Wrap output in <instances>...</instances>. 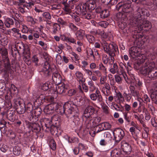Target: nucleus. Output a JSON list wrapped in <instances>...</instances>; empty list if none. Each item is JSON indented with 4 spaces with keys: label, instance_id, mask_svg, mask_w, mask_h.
I'll use <instances>...</instances> for the list:
<instances>
[{
    "label": "nucleus",
    "instance_id": "obj_45",
    "mask_svg": "<svg viewBox=\"0 0 157 157\" xmlns=\"http://www.w3.org/2000/svg\"><path fill=\"white\" fill-rule=\"evenodd\" d=\"M100 77V83L101 85L104 84L107 79V76L106 75L104 76L101 75Z\"/></svg>",
    "mask_w": 157,
    "mask_h": 157
},
{
    "label": "nucleus",
    "instance_id": "obj_58",
    "mask_svg": "<svg viewBox=\"0 0 157 157\" xmlns=\"http://www.w3.org/2000/svg\"><path fill=\"white\" fill-rule=\"evenodd\" d=\"M78 148L79 149L81 150H86V147L85 146L84 144H82L81 143H79L78 144Z\"/></svg>",
    "mask_w": 157,
    "mask_h": 157
},
{
    "label": "nucleus",
    "instance_id": "obj_51",
    "mask_svg": "<svg viewBox=\"0 0 157 157\" xmlns=\"http://www.w3.org/2000/svg\"><path fill=\"white\" fill-rule=\"evenodd\" d=\"M50 146L51 148L53 150H54L56 149V145L54 140H51L50 144Z\"/></svg>",
    "mask_w": 157,
    "mask_h": 157
},
{
    "label": "nucleus",
    "instance_id": "obj_38",
    "mask_svg": "<svg viewBox=\"0 0 157 157\" xmlns=\"http://www.w3.org/2000/svg\"><path fill=\"white\" fill-rule=\"evenodd\" d=\"M105 139L108 138V142L109 144L111 143L112 137L110 133L109 132H106L104 134Z\"/></svg>",
    "mask_w": 157,
    "mask_h": 157
},
{
    "label": "nucleus",
    "instance_id": "obj_56",
    "mask_svg": "<svg viewBox=\"0 0 157 157\" xmlns=\"http://www.w3.org/2000/svg\"><path fill=\"white\" fill-rule=\"evenodd\" d=\"M148 75V77L151 78H154L157 76V71H155V73L151 74V73H147Z\"/></svg>",
    "mask_w": 157,
    "mask_h": 157
},
{
    "label": "nucleus",
    "instance_id": "obj_6",
    "mask_svg": "<svg viewBox=\"0 0 157 157\" xmlns=\"http://www.w3.org/2000/svg\"><path fill=\"white\" fill-rule=\"evenodd\" d=\"M75 12L80 14L84 18L87 19H90L91 15L89 12V10L85 4L75 6Z\"/></svg>",
    "mask_w": 157,
    "mask_h": 157
},
{
    "label": "nucleus",
    "instance_id": "obj_47",
    "mask_svg": "<svg viewBox=\"0 0 157 157\" xmlns=\"http://www.w3.org/2000/svg\"><path fill=\"white\" fill-rule=\"evenodd\" d=\"M103 112L105 114H109V108L106 105H103L101 107Z\"/></svg>",
    "mask_w": 157,
    "mask_h": 157
},
{
    "label": "nucleus",
    "instance_id": "obj_10",
    "mask_svg": "<svg viewBox=\"0 0 157 157\" xmlns=\"http://www.w3.org/2000/svg\"><path fill=\"white\" fill-rule=\"evenodd\" d=\"M116 142L119 143L124 136V131L120 128H116L113 132Z\"/></svg>",
    "mask_w": 157,
    "mask_h": 157
},
{
    "label": "nucleus",
    "instance_id": "obj_41",
    "mask_svg": "<svg viewBox=\"0 0 157 157\" xmlns=\"http://www.w3.org/2000/svg\"><path fill=\"white\" fill-rule=\"evenodd\" d=\"M110 89L104 90V88H102L101 91L103 93L105 97H107L111 94Z\"/></svg>",
    "mask_w": 157,
    "mask_h": 157
},
{
    "label": "nucleus",
    "instance_id": "obj_9",
    "mask_svg": "<svg viewBox=\"0 0 157 157\" xmlns=\"http://www.w3.org/2000/svg\"><path fill=\"white\" fill-rule=\"evenodd\" d=\"M0 53L2 57V60L4 63L5 67L7 70L10 68V64L9 58L7 56L8 52L7 49L4 47L0 48Z\"/></svg>",
    "mask_w": 157,
    "mask_h": 157
},
{
    "label": "nucleus",
    "instance_id": "obj_62",
    "mask_svg": "<svg viewBox=\"0 0 157 157\" xmlns=\"http://www.w3.org/2000/svg\"><path fill=\"white\" fill-rule=\"evenodd\" d=\"M71 54L72 56H73L75 58V61H77L79 60V56L76 53H75V52H73L71 53Z\"/></svg>",
    "mask_w": 157,
    "mask_h": 157
},
{
    "label": "nucleus",
    "instance_id": "obj_2",
    "mask_svg": "<svg viewBox=\"0 0 157 157\" xmlns=\"http://www.w3.org/2000/svg\"><path fill=\"white\" fill-rule=\"evenodd\" d=\"M101 43L105 52L110 56L111 61L109 63L112 64L114 61V57L115 56L116 53L118 51L117 46L115 44H109L104 39H102Z\"/></svg>",
    "mask_w": 157,
    "mask_h": 157
},
{
    "label": "nucleus",
    "instance_id": "obj_13",
    "mask_svg": "<svg viewBox=\"0 0 157 157\" xmlns=\"http://www.w3.org/2000/svg\"><path fill=\"white\" fill-rule=\"evenodd\" d=\"M121 147L123 151L127 154H130L132 151L130 145L124 141L121 142Z\"/></svg>",
    "mask_w": 157,
    "mask_h": 157
},
{
    "label": "nucleus",
    "instance_id": "obj_11",
    "mask_svg": "<svg viewBox=\"0 0 157 157\" xmlns=\"http://www.w3.org/2000/svg\"><path fill=\"white\" fill-rule=\"evenodd\" d=\"M90 99L94 101L97 100V102L100 103L103 101V98L100 92L98 90H97L95 93H92L90 95Z\"/></svg>",
    "mask_w": 157,
    "mask_h": 157
},
{
    "label": "nucleus",
    "instance_id": "obj_40",
    "mask_svg": "<svg viewBox=\"0 0 157 157\" xmlns=\"http://www.w3.org/2000/svg\"><path fill=\"white\" fill-rule=\"evenodd\" d=\"M26 19L28 22H30L32 25H34L36 23V21L31 16H27L26 17Z\"/></svg>",
    "mask_w": 157,
    "mask_h": 157
},
{
    "label": "nucleus",
    "instance_id": "obj_26",
    "mask_svg": "<svg viewBox=\"0 0 157 157\" xmlns=\"http://www.w3.org/2000/svg\"><path fill=\"white\" fill-rule=\"evenodd\" d=\"M40 36V34L39 32L37 31H34L32 35H30L28 36V39L29 40H31L34 39H38Z\"/></svg>",
    "mask_w": 157,
    "mask_h": 157
},
{
    "label": "nucleus",
    "instance_id": "obj_29",
    "mask_svg": "<svg viewBox=\"0 0 157 157\" xmlns=\"http://www.w3.org/2000/svg\"><path fill=\"white\" fill-rule=\"evenodd\" d=\"M52 84L50 82H48L44 84H43L41 87L42 89L45 91L50 88H51L52 87Z\"/></svg>",
    "mask_w": 157,
    "mask_h": 157
},
{
    "label": "nucleus",
    "instance_id": "obj_18",
    "mask_svg": "<svg viewBox=\"0 0 157 157\" xmlns=\"http://www.w3.org/2000/svg\"><path fill=\"white\" fill-rule=\"evenodd\" d=\"M76 36L78 40H81L83 39L86 36L85 32L82 29H79L75 33Z\"/></svg>",
    "mask_w": 157,
    "mask_h": 157
},
{
    "label": "nucleus",
    "instance_id": "obj_7",
    "mask_svg": "<svg viewBox=\"0 0 157 157\" xmlns=\"http://www.w3.org/2000/svg\"><path fill=\"white\" fill-rule=\"evenodd\" d=\"M136 3H139L140 2V0H131ZM131 0H126L124 4L119 5V9H121L122 11L125 13H128L133 10V9L131 7Z\"/></svg>",
    "mask_w": 157,
    "mask_h": 157
},
{
    "label": "nucleus",
    "instance_id": "obj_23",
    "mask_svg": "<svg viewBox=\"0 0 157 157\" xmlns=\"http://www.w3.org/2000/svg\"><path fill=\"white\" fill-rule=\"evenodd\" d=\"M132 85V83L130 86V89L132 95L134 97H138L140 95L139 92L136 90L135 86Z\"/></svg>",
    "mask_w": 157,
    "mask_h": 157
},
{
    "label": "nucleus",
    "instance_id": "obj_12",
    "mask_svg": "<svg viewBox=\"0 0 157 157\" xmlns=\"http://www.w3.org/2000/svg\"><path fill=\"white\" fill-rule=\"evenodd\" d=\"M57 103H55L48 105L45 106L44 109V112L47 114H50L53 113L55 111L56 106H57Z\"/></svg>",
    "mask_w": 157,
    "mask_h": 157
},
{
    "label": "nucleus",
    "instance_id": "obj_20",
    "mask_svg": "<svg viewBox=\"0 0 157 157\" xmlns=\"http://www.w3.org/2000/svg\"><path fill=\"white\" fill-rule=\"evenodd\" d=\"M47 99V97H45L43 94H41L34 102V104L36 105V103L38 105L40 104L41 103H43V101H45Z\"/></svg>",
    "mask_w": 157,
    "mask_h": 157
},
{
    "label": "nucleus",
    "instance_id": "obj_46",
    "mask_svg": "<svg viewBox=\"0 0 157 157\" xmlns=\"http://www.w3.org/2000/svg\"><path fill=\"white\" fill-rule=\"evenodd\" d=\"M62 58L59 54H57L56 56V61L59 64H61L63 62Z\"/></svg>",
    "mask_w": 157,
    "mask_h": 157
},
{
    "label": "nucleus",
    "instance_id": "obj_16",
    "mask_svg": "<svg viewBox=\"0 0 157 157\" xmlns=\"http://www.w3.org/2000/svg\"><path fill=\"white\" fill-rule=\"evenodd\" d=\"M85 4L89 10H94L96 6V1L94 0H89Z\"/></svg>",
    "mask_w": 157,
    "mask_h": 157
},
{
    "label": "nucleus",
    "instance_id": "obj_64",
    "mask_svg": "<svg viewBox=\"0 0 157 157\" xmlns=\"http://www.w3.org/2000/svg\"><path fill=\"white\" fill-rule=\"evenodd\" d=\"M144 102L145 103L150 102V99L147 94L144 95Z\"/></svg>",
    "mask_w": 157,
    "mask_h": 157
},
{
    "label": "nucleus",
    "instance_id": "obj_60",
    "mask_svg": "<svg viewBox=\"0 0 157 157\" xmlns=\"http://www.w3.org/2000/svg\"><path fill=\"white\" fill-rule=\"evenodd\" d=\"M119 65L120 68H121V73H124V68L125 67V65L122 62L119 63Z\"/></svg>",
    "mask_w": 157,
    "mask_h": 157
},
{
    "label": "nucleus",
    "instance_id": "obj_36",
    "mask_svg": "<svg viewBox=\"0 0 157 157\" xmlns=\"http://www.w3.org/2000/svg\"><path fill=\"white\" fill-rule=\"evenodd\" d=\"M22 27H21V32L24 33H28L29 30V28L25 25L23 24H21Z\"/></svg>",
    "mask_w": 157,
    "mask_h": 157
},
{
    "label": "nucleus",
    "instance_id": "obj_31",
    "mask_svg": "<svg viewBox=\"0 0 157 157\" xmlns=\"http://www.w3.org/2000/svg\"><path fill=\"white\" fill-rule=\"evenodd\" d=\"M67 25L72 32H75L78 29V27L73 23L69 22Z\"/></svg>",
    "mask_w": 157,
    "mask_h": 157
},
{
    "label": "nucleus",
    "instance_id": "obj_42",
    "mask_svg": "<svg viewBox=\"0 0 157 157\" xmlns=\"http://www.w3.org/2000/svg\"><path fill=\"white\" fill-rule=\"evenodd\" d=\"M97 25L100 26L102 27L106 28L109 25L108 22L105 21H102L98 23H97Z\"/></svg>",
    "mask_w": 157,
    "mask_h": 157
},
{
    "label": "nucleus",
    "instance_id": "obj_21",
    "mask_svg": "<svg viewBox=\"0 0 157 157\" xmlns=\"http://www.w3.org/2000/svg\"><path fill=\"white\" fill-rule=\"evenodd\" d=\"M114 100L116 102H121L124 101V98L121 94L119 92L116 93V95L114 96Z\"/></svg>",
    "mask_w": 157,
    "mask_h": 157
},
{
    "label": "nucleus",
    "instance_id": "obj_34",
    "mask_svg": "<svg viewBox=\"0 0 157 157\" xmlns=\"http://www.w3.org/2000/svg\"><path fill=\"white\" fill-rule=\"evenodd\" d=\"M13 21L11 18H7L5 22V25L8 28L10 27V25H13Z\"/></svg>",
    "mask_w": 157,
    "mask_h": 157
},
{
    "label": "nucleus",
    "instance_id": "obj_54",
    "mask_svg": "<svg viewBox=\"0 0 157 157\" xmlns=\"http://www.w3.org/2000/svg\"><path fill=\"white\" fill-rule=\"evenodd\" d=\"M108 142L107 140L102 139L100 140L99 144L101 146H105L107 145Z\"/></svg>",
    "mask_w": 157,
    "mask_h": 157
},
{
    "label": "nucleus",
    "instance_id": "obj_61",
    "mask_svg": "<svg viewBox=\"0 0 157 157\" xmlns=\"http://www.w3.org/2000/svg\"><path fill=\"white\" fill-rule=\"evenodd\" d=\"M59 26L57 24H55L53 26V33L54 34L56 33L58 30L57 29L59 28Z\"/></svg>",
    "mask_w": 157,
    "mask_h": 157
},
{
    "label": "nucleus",
    "instance_id": "obj_5",
    "mask_svg": "<svg viewBox=\"0 0 157 157\" xmlns=\"http://www.w3.org/2000/svg\"><path fill=\"white\" fill-rule=\"evenodd\" d=\"M94 108L91 106H88L85 109L82 116L83 121L89 128V124L94 117Z\"/></svg>",
    "mask_w": 157,
    "mask_h": 157
},
{
    "label": "nucleus",
    "instance_id": "obj_48",
    "mask_svg": "<svg viewBox=\"0 0 157 157\" xmlns=\"http://www.w3.org/2000/svg\"><path fill=\"white\" fill-rule=\"evenodd\" d=\"M124 118L126 121L128 123H129L131 121V117L128 116L127 113H124Z\"/></svg>",
    "mask_w": 157,
    "mask_h": 157
},
{
    "label": "nucleus",
    "instance_id": "obj_27",
    "mask_svg": "<svg viewBox=\"0 0 157 157\" xmlns=\"http://www.w3.org/2000/svg\"><path fill=\"white\" fill-rule=\"evenodd\" d=\"M52 78L53 81L56 83L59 82L61 80L60 75L57 73H54L52 75Z\"/></svg>",
    "mask_w": 157,
    "mask_h": 157
},
{
    "label": "nucleus",
    "instance_id": "obj_52",
    "mask_svg": "<svg viewBox=\"0 0 157 157\" xmlns=\"http://www.w3.org/2000/svg\"><path fill=\"white\" fill-rule=\"evenodd\" d=\"M116 82L118 84H120L122 82L121 78L120 76L116 75L114 76Z\"/></svg>",
    "mask_w": 157,
    "mask_h": 157
},
{
    "label": "nucleus",
    "instance_id": "obj_8",
    "mask_svg": "<svg viewBox=\"0 0 157 157\" xmlns=\"http://www.w3.org/2000/svg\"><path fill=\"white\" fill-rule=\"evenodd\" d=\"M145 60L146 62L140 69L141 72L144 74L151 73L155 67V63L154 62L147 60L146 58L145 61Z\"/></svg>",
    "mask_w": 157,
    "mask_h": 157
},
{
    "label": "nucleus",
    "instance_id": "obj_44",
    "mask_svg": "<svg viewBox=\"0 0 157 157\" xmlns=\"http://www.w3.org/2000/svg\"><path fill=\"white\" fill-rule=\"evenodd\" d=\"M43 17L46 20H48L51 18V16L50 13L48 12L44 13L42 14Z\"/></svg>",
    "mask_w": 157,
    "mask_h": 157
},
{
    "label": "nucleus",
    "instance_id": "obj_39",
    "mask_svg": "<svg viewBox=\"0 0 157 157\" xmlns=\"http://www.w3.org/2000/svg\"><path fill=\"white\" fill-rule=\"evenodd\" d=\"M75 76L81 82H83V75L82 74L78 71H77L75 73Z\"/></svg>",
    "mask_w": 157,
    "mask_h": 157
},
{
    "label": "nucleus",
    "instance_id": "obj_17",
    "mask_svg": "<svg viewBox=\"0 0 157 157\" xmlns=\"http://www.w3.org/2000/svg\"><path fill=\"white\" fill-rule=\"evenodd\" d=\"M71 0L72 1L70 0L68 1V3L69 4V5H65L63 9L66 14H67L71 12V9L70 7V6H71V9H73L74 8V5H72V4H73L75 2L74 0Z\"/></svg>",
    "mask_w": 157,
    "mask_h": 157
},
{
    "label": "nucleus",
    "instance_id": "obj_53",
    "mask_svg": "<svg viewBox=\"0 0 157 157\" xmlns=\"http://www.w3.org/2000/svg\"><path fill=\"white\" fill-rule=\"evenodd\" d=\"M99 69L105 72L106 73L107 69L102 63H101L99 64Z\"/></svg>",
    "mask_w": 157,
    "mask_h": 157
},
{
    "label": "nucleus",
    "instance_id": "obj_19",
    "mask_svg": "<svg viewBox=\"0 0 157 157\" xmlns=\"http://www.w3.org/2000/svg\"><path fill=\"white\" fill-rule=\"evenodd\" d=\"M94 51L90 48H88L87 50V58H89L92 61H94L96 59V58L94 56Z\"/></svg>",
    "mask_w": 157,
    "mask_h": 157
},
{
    "label": "nucleus",
    "instance_id": "obj_1",
    "mask_svg": "<svg viewBox=\"0 0 157 157\" xmlns=\"http://www.w3.org/2000/svg\"><path fill=\"white\" fill-rule=\"evenodd\" d=\"M145 10L144 9L138 8L134 18L131 20V24L134 26L138 27L141 30L144 28L150 29L151 27V23L143 19V15L145 14Z\"/></svg>",
    "mask_w": 157,
    "mask_h": 157
},
{
    "label": "nucleus",
    "instance_id": "obj_50",
    "mask_svg": "<svg viewBox=\"0 0 157 157\" xmlns=\"http://www.w3.org/2000/svg\"><path fill=\"white\" fill-rule=\"evenodd\" d=\"M86 37L90 43H92L94 42V37L93 36L88 35L86 36Z\"/></svg>",
    "mask_w": 157,
    "mask_h": 157
},
{
    "label": "nucleus",
    "instance_id": "obj_28",
    "mask_svg": "<svg viewBox=\"0 0 157 157\" xmlns=\"http://www.w3.org/2000/svg\"><path fill=\"white\" fill-rule=\"evenodd\" d=\"M109 71L113 74H115L116 73H118L119 72L118 66L116 63L113 64V67L109 69Z\"/></svg>",
    "mask_w": 157,
    "mask_h": 157
},
{
    "label": "nucleus",
    "instance_id": "obj_24",
    "mask_svg": "<svg viewBox=\"0 0 157 157\" xmlns=\"http://www.w3.org/2000/svg\"><path fill=\"white\" fill-rule=\"evenodd\" d=\"M10 33L14 36L17 38L21 36V33H19V30L16 28H13L10 31Z\"/></svg>",
    "mask_w": 157,
    "mask_h": 157
},
{
    "label": "nucleus",
    "instance_id": "obj_55",
    "mask_svg": "<svg viewBox=\"0 0 157 157\" xmlns=\"http://www.w3.org/2000/svg\"><path fill=\"white\" fill-rule=\"evenodd\" d=\"M132 83V85L134 86H136L137 85H138L139 86V89H140V87L142 85V82L139 81H138L137 82L136 81L135 82L134 81H133L131 82V83ZM131 84L132 83H131Z\"/></svg>",
    "mask_w": 157,
    "mask_h": 157
},
{
    "label": "nucleus",
    "instance_id": "obj_32",
    "mask_svg": "<svg viewBox=\"0 0 157 157\" xmlns=\"http://www.w3.org/2000/svg\"><path fill=\"white\" fill-rule=\"evenodd\" d=\"M121 155V152L118 149H115L111 152L112 156L115 157H119Z\"/></svg>",
    "mask_w": 157,
    "mask_h": 157
},
{
    "label": "nucleus",
    "instance_id": "obj_30",
    "mask_svg": "<svg viewBox=\"0 0 157 157\" xmlns=\"http://www.w3.org/2000/svg\"><path fill=\"white\" fill-rule=\"evenodd\" d=\"M13 151L14 155H19L21 154V148L19 146H16L14 147Z\"/></svg>",
    "mask_w": 157,
    "mask_h": 157
},
{
    "label": "nucleus",
    "instance_id": "obj_3",
    "mask_svg": "<svg viewBox=\"0 0 157 157\" xmlns=\"http://www.w3.org/2000/svg\"><path fill=\"white\" fill-rule=\"evenodd\" d=\"M57 106L55 108V111L58 114L62 115L65 113L70 118L77 116L78 110L76 106L75 108L70 106L67 110V112H65V109L66 104L61 105L60 104L57 103Z\"/></svg>",
    "mask_w": 157,
    "mask_h": 157
},
{
    "label": "nucleus",
    "instance_id": "obj_49",
    "mask_svg": "<svg viewBox=\"0 0 157 157\" xmlns=\"http://www.w3.org/2000/svg\"><path fill=\"white\" fill-rule=\"evenodd\" d=\"M38 44L41 46L43 49L46 50L47 49V44L45 43L42 41H39L38 42Z\"/></svg>",
    "mask_w": 157,
    "mask_h": 157
},
{
    "label": "nucleus",
    "instance_id": "obj_57",
    "mask_svg": "<svg viewBox=\"0 0 157 157\" xmlns=\"http://www.w3.org/2000/svg\"><path fill=\"white\" fill-rule=\"evenodd\" d=\"M100 35L101 36V37L103 38V39L106 38L108 37V35L104 31H101L99 33Z\"/></svg>",
    "mask_w": 157,
    "mask_h": 157
},
{
    "label": "nucleus",
    "instance_id": "obj_15",
    "mask_svg": "<svg viewBox=\"0 0 157 157\" xmlns=\"http://www.w3.org/2000/svg\"><path fill=\"white\" fill-rule=\"evenodd\" d=\"M51 71L50 65L48 63H45L43 66L42 71L45 76L47 77L49 75L51 74Z\"/></svg>",
    "mask_w": 157,
    "mask_h": 157
},
{
    "label": "nucleus",
    "instance_id": "obj_22",
    "mask_svg": "<svg viewBox=\"0 0 157 157\" xmlns=\"http://www.w3.org/2000/svg\"><path fill=\"white\" fill-rule=\"evenodd\" d=\"M99 127H102V128L100 130H98L97 131V132H99L102 130H108L109 129L111 128V125L109 123L105 122L99 124Z\"/></svg>",
    "mask_w": 157,
    "mask_h": 157
},
{
    "label": "nucleus",
    "instance_id": "obj_35",
    "mask_svg": "<svg viewBox=\"0 0 157 157\" xmlns=\"http://www.w3.org/2000/svg\"><path fill=\"white\" fill-rule=\"evenodd\" d=\"M106 100V102L108 105L111 104V103H113V101L114 99V97L113 96H109L107 97H105Z\"/></svg>",
    "mask_w": 157,
    "mask_h": 157
},
{
    "label": "nucleus",
    "instance_id": "obj_33",
    "mask_svg": "<svg viewBox=\"0 0 157 157\" xmlns=\"http://www.w3.org/2000/svg\"><path fill=\"white\" fill-rule=\"evenodd\" d=\"M109 15V11L107 10H105L101 11L100 13L101 17L102 18H105L107 17Z\"/></svg>",
    "mask_w": 157,
    "mask_h": 157
},
{
    "label": "nucleus",
    "instance_id": "obj_43",
    "mask_svg": "<svg viewBox=\"0 0 157 157\" xmlns=\"http://www.w3.org/2000/svg\"><path fill=\"white\" fill-rule=\"evenodd\" d=\"M102 59L103 62L105 64H107L109 61V57L105 54L103 55Z\"/></svg>",
    "mask_w": 157,
    "mask_h": 157
},
{
    "label": "nucleus",
    "instance_id": "obj_25",
    "mask_svg": "<svg viewBox=\"0 0 157 157\" xmlns=\"http://www.w3.org/2000/svg\"><path fill=\"white\" fill-rule=\"evenodd\" d=\"M88 84L89 85V90L90 92H93L95 90H98V88L95 86L94 82L91 80L88 82Z\"/></svg>",
    "mask_w": 157,
    "mask_h": 157
},
{
    "label": "nucleus",
    "instance_id": "obj_4",
    "mask_svg": "<svg viewBox=\"0 0 157 157\" xmlns=\"http://www.w3.org/2000/svg\"><path fill=\"white\" fill-rule=\"evenodd\" d=\"M139 50L138 48L133 46L130 48L129 51V55L132 58H135L137 57L136 63L139 66L145 61L146 57L144 55L140 54Z\"/></svg>",
    "mask_w": 157,
    "mask_h": 157
},
{
    "label": "nucleus",
    "instance_id": "obj_63",
    "mask_svg": "<svg viewBox=\"0 0 157 157\" xmlns=\"http://www.w3.org/2000/svg\"><path fill=\"white\" fill-rule=\"evenodd\" d=\"M32 61L36 65H37L38 62V58L36 56H34L32 58Z\"/></svg>",
    "mask_w": 157,
    "mask_h": 157
},
{
    "label": "nucleus",
    "instance_id": "obj_14",
    "mask_svg": "<svg viewBox=\"0 0 157 157\" xmlns=\"http://www.w3.org/2000/svg\"><path fill=\"white\" fill-rule=\"evenodd\" d=\"M68 88L67 85L64 84H60L56 87L57 93L60 94L65 93L67 90Z\"/></svg>",
    "mask_w": 157,
    "mask_h": 157
},
{
    "label": "nucleus",
    "instance_id": "obj_59",
    "mask_svg": "<svg viewBox=\"0 0 157 157\" xmlns=\"http://www.w3.org/2000/svg\"><path fill=\"white\" fill-rule=\"evenodd\" d=\"M76 93L75 90L73 89H70L68 91V94L69 96H72L75 94Z\"/></svg>",
    "mask_w": 157,
    "mask_h": 157
},
{
    "label": "nucleus",
    "instance_id": "obj_37",
    "mask_svg": "<svg viewBox=\"0 0 157 157\" xmlns=\"http://www.w3.org/2000/svg\"><path fill=\"white\" fill-rule=\"evenodd\" d=\"M151 97L153 101L157 104V91L153 92L151 94Z\"/></svg>",
    "mask_w": 157,
    "mask_h": 157
}]
</instances>
